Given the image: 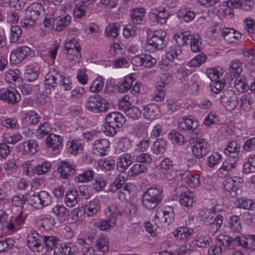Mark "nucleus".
<instances>
[{"label":"nucleus","mask_w":255,"mask_h":255,"mask_svg":"<svg viewBox=\"0 0 255 255\" xmlns=\"http://www.w3.org/2000/svg\"><path fill=\"white\" fill-rule=\"evenodd\" d=\"M45 87L50 91L51 89L59 87L64 91L70 90L72 88V82L70 80L65 78L62 72L53 70L47 73L45 76Z\"/></svg>","instance_id":"obj_1"},{"label":"nucleus","mask_w":255,"mask_h":255,"mask_svg":"<svg viewBox=\"0 0 255 255\" xmlns=\"http://www.w3.org/2000/svg\"><path fill=\"white\" fill-rule=\"evenodd\" d=\"M162 199V188L150 187L142 196V205L146 209H153L160 203Z\"/></svg>","instance_id":"obj_2"},{"label":"nucleus","mask_w":255,"mask_h":255,"mask_svg":"<svg viewBox=\"0 0 255 255\" xmlns=\"http://www.w3.org/2000/svg\"><path fill=\"white\" fill-rule=\"evenodd\" d=\"M106 124L104 126V132L107 135L113 136L116 133V128H119L126 122L125 117L120 113L112 112L106 117Z\"/></svg>","instance_id":"obj_3"},{"label":"nucleus","mask_w":255,"mask_h":255,"mask_svg":"<svg viewBox=\"0 0 255 255\" xmlns=\"http://www.w3.org/2000/svg\"><path fill=\"white\" fill-rule=\"evenodd\" d=\"M86 107L88 110L94 113L105 112L109 108V104L100 95H95L88 99Z\"/></svg>","instance_id":"obj_4"},{"label":"nucleus","mask_w":255,"mask_h":255,"mask_svg":"<svg viewBox=\"0 0 255 255\" xmlns=\"http://www.w3.org/2000/svg\"><path fill=\"white\" fill-rule=\"evenodd\" d=\"M220 103L229 111L235 109L239 104L238 98L232 90H225L220 95Z\"/></svg>","instance_id":"obj_5"},{"label":"nucleus","mask_w":255,"mask_h":255,"mask_svg":"<svg viewBox=\"0 0 255 255\" xmlns=\"http://www.w3.org/2000/svg\"><path fill=\"white\" fill-rule=\"evenodd\" d=\"M166 35L165 31L162 29L154 31L151 37L147 39V45L150 46L153 51L163 48L165 46L164 38Z\"/></svg>","instance_id":"obj_6"},{"label":"nucleus","mask_w":255,"mask_h":255,"mask_svg":"<svg viewBox=\"0 0 255 255\" xmlns=\"http://www.w3.org/2000/svg\"><path fill=\"white\" fill-rule=\"evenodd\" d=\"M210 148L209 144L205 139L197 136L192 151L197 158L200 159L208 153Z\"/></svg>","instance_id":"obj_7"},{"label":"nucleus","mask_w":255,"mask_h":255,"mask_svg":"<svg viewBox=\"0 0 255 255\" xmlns=\"http://www.w3.org/2000/svg\"><path fill=\"white\" fill-rule=\"evenodd\" d=\"M175 192L179 196V201L181 204L186 207L192 206L193 203V192L189 191L184 186H179L175 189Z\"/></svg>","instance_id":"obj_8"},{"label":"nucleus","mask_w":255,"mask_h":255,"mask_svg":"<svg viewBox=\"0 0 255 255\" xmlns=\"http://www.w3.org/2000/svg\"><path fill=\"white\" fill-rule=\"evenodd\" d=\"M39 14L40 12L33 5L27 8L24 17L21 20L22 26L26 28L33 26L38 19Z\"/></svg>","instance_id":"obj_9"},{"label":"nucleus","mask_w":255,"mask_h":255,"mask_svg":"<svg viewBox=\"0 0 255 255\" xmlns=\"http://www.w3.org/2000/svg\"><path fill=\"white\" fill-rule=\"evenodd\" d=\"M0 100L11 105L16 104L20 100V95L14 89L1 90Z\"/></svg>","instance_id":"obj_10"},{"label":"nucleus","mask_w":255,"mask_h":255,"mask_svg":"<svg viewBox=\"0 0 255 255\" xmlns=\"http://www.w3.org/2000/svg\"><path fill=\"white\" fill-rule=\"evenodd\" d=\"M237 165V160L235 159L227 158L225 160L222 166L217 171L218 176L221 178H225L230 175Z\"/></svg>","instance_id":"obj_11"},{"label":"nucleus","mask_w":255,"mask_h":255,"mask_svg":"<svg viewBox=\"0 0 255 255\" xmlns=\"http://www.w3.org/2000/svg\"><path fill=\"white\" fill-rule=\"evenodd\" d=\"M88 240L91 241V245L94 246L99 251L104 253L109 250L108 241L105 237L91 235L88 236Z\"/></svg>","instance_id":"obj_12"},{"label":"nucleus","mask_w":255,"mask_h":255,"mask_svg":"<svg viewBox=\"0 0 255 255\" xmlns=\"http://www.w3.org/2000/svg\"><path fill=\"white\" fill-rule=\"evenodd\" d=\"M222 36L228 44L236 43L241 38L242 34L238 31L229 28L219 29Z\"/></svg>","instance_id":"obj_13"},{"label":"nucleus","mask_w":255,"mask_h":255,"mask_svg":"<svg viewBox=\"0 0 255 255\" xmlns=\"http://www.w3.org/2000/svg\"><path fill=\"white\" fill-rule=\"evenodd\" d=\"M199 126L198 121L194 118L184 117L179 122L178 128L180 130L193 132Z\"/></svg>","instance_id":"obj_14"},{"label":"nucleus","mask_w":255,"mask_h":255,"mask_svg":"<svg viewBox=\"0 0 255 255\" xmlns=\"http://www.w3.org/2000/svg\"><path fill=\"white\" fill-rule=\"evenodd\" d=\"M30 53V49L26 46L17 48L10 55V59L14 63H20Z\"/></svg>","instance_id":"obj_15"},{"label":"nucleus","mask_w":255,"mask_h":255,"mask_svg":"<svg viewBox=\"0 0 255 255\" xmlns=\"http://www.w3.org/2000/svg\"><path fill=\"white\" fill-rule=\"evenodd\" d=\"M217 240L220 245L227 249L233 250L236 247L239 246V236L233 238L227 235L220 234Z\"/></svg>","instance_id":"obj_16"},{"label":"nucleus","mask_w":255,"mask_h":255,"mask_svg":"<svg viewBox=\"0 0 255 255\" xmlns=\"http://www.w3.org/2000/svg\"><path fill=\"white\" fill-rule=\"evenodd\" d=\"M38 147L36 141L29 140L19 144L17 147L18 152L22 154H34Z\"/></svg>","instance_id":"obj_17"},{"label":"nucleus","mask_w":255,"mask_h":255,"mask_svg":"<svg viewBox=\"0 0 255 255\" xmlns=\"http://www.w3.org/2000/svg\"><path fill=\"white\" fill-rule=\"evenodd\" d=\"M43 236L35 231H32L27 237V243L28 247L31 250H37L41 246Z\"/></svg>","instance_id":"obj_18"},{"label":"nucleus","mask_w":255,"mask_h":255,"mask_svg":"<svg viewBox=\"0 0 255 255\" xmlns=\"http://www.w3.org/2000/svg\"><path fill=\"white\" fill-rule=\"evenodd\" d=\"M51 213L60 222H63L67 220L69 216V211L63 205H57L53 207Z\"/></svg>","instance_id":"obj_19"},{"label":"nucleus","mask_w":255,"mask_h":255,"mask_svg":"<svg viewBox=\"0 0 255 255\" xmlns=\"http://www.w3.org/2000/svg\"><path fill=\"white\" fill-rule=\"evenodd\" d=\"M174 214L173 209L168 207V210H162L158 208L156 214L155 215V218L158 220L164 221L165 223L169 224L172 223L174 220Z\"/></svg>","instance_id":"obj_20"},{"label":"nucleus","mask_w":255,"mask_h":255,"mask_svg":"<svg viewBox=\"0 0 255 255\" xmlns=\"http://www.w3.org/2000/svg\"><path fill=\"white\" fill-rule=\"evenodd\" d=\"M77 252L76 245L72 243L61 244L59 248L54 251V255H71Z\"/></svg>","instance_id":"obj_21"},{"label":"nucleus","mask_w":255,"mask_h":255,"mask_svg":"<svg viewBox=\"0 0 255 255\" xmlns=\"http://www.w3.org/2000/svg\"><path fill=\"white\" fill-rule=\"evenodd\" d=\"M239 246L250 251H255V235H248L247 237L239 236Z\"/></svg>","instance_id":"obj_22"},{"label":"nucleus","mask_w":255,"mask_h":255,"mask_svg":"<svg viewBox=\"0 0 255 255\" xmlns=\"http://www.w3.org/2000/svg\"><path fill=\"white\" fill-rule=\"evenodd\" d=\"M77 244L81 248L83 255H96L95 250L90 246L91 241L86 238H78Z\"/></svg>","instance_id":"obj_23"},{"label":"nucleus","mask_w":255,"mask_h":255,"mask_svg":"<svg viewBox=\"0 0 255 255\" xmlns=\"http://www.w3.org/2000/svg\"><path fill=\"white\" fill-rule=\"evenodd\" d=\"M58 171L64 179L68 178L69 176L75 173V170L72 165L66 161H62L61 165L58 168Z\"/></svg>","instance_id":"obj_24"},{"label":"nucleus","mask_w":255,"mask_h":255,"mask_svg":"<svg viewBox=\"0 0 255 255\" xmlns=\"http://www.w3.org/2000/svg\"><path fill=\"white\" fill-rule=\"evenodd\" d=\"M151 13L154 15L156 21L161 24H165L169 17L168 12L165 8L153 9Z\"/></svg>","instance_id":"obj_25"},{"label":"nucleus","mask_w":255,"mask_h":255,"mask_svg":"<svg viewBox=\"0 0 255 255\" xmlns=\"http://www.w3.org/2000/svg\"><path fill=\"white\" fill-rule=\"evenodd\" d=\"M193 233V230L191 228H188L186 227H180L178 228L174 232L173 236L177 240H184L187 239Z\"/></svg>","instance_id":"obj_26"},{"label":"nucleus","mask_w":255,"mask_h":255,"mask_svg":"<svg viewBox=\"0 0 255 255\" xmlns=\"http://www.w3.org/2000/svg\"><path fill=\"white\" fill-rule=\"evenodd\" d=\"M224 187L226 191L232 193L231 196L234 197L236 195V191L239 188V183L235 179L229 178L224 182Z\"/></svg>","instance_id":"obj_27"},{"label":"nucleus","mask_w":255,"mask_h":255,"mask_svg":"<svg viewBox=\"0 0 255 255\" xmlns=\"http://www.w3.org/2000/svg\"><path fill=\"white\" fill-rule=\"evenodd\" d=\"M223 5L225 7L222 9V12L225 16L232 17L233 15V9L239 8V3L237 0H229L224 2Z\"/></svg>","instance_id":"obj_28"},{"label":"nucleus","mask_w":255,"mask_h":255,"mask_svg":"<svg viewBox=\"0 0 255 255\" xmlns=\"http://www.w3.org/2000/svg\"><path fill=\"white\" fill-rule=\"evenodd\" d=\"M62 138L58 135L50 134L46 139V145L53 149H58L61 145Z\"/></svg>","instance_id":"obj_29"},{"label":"nucleus","mask_w":255,"mask_h":255,"mask_svg":"<svg viewBox=\"0 0 255 255\" xmlns=\"http://www.w3.org/2000/svg\"><path fill=\"white\" fill-rule=\"evenodd\" d=\"M110 142L107 139H100L95 141L94 144V148L99 152L100 155H104L106 151L110 147Z\"/></svg>","instance_id":"obj_30"},{"label":"nucleus","mask_w":255,"mask_h":255,"mask_svg":"<svg viewBox=\"0 0 255 255\" xmlns=\"http://www.w3.org/2000/svg\"><path fill=\"white\" fill-rule=\"evenodd\" d=\"M58 239L53 236H44L42 241V248L47 252L52 251L56 245Z\"/></svg>","instance_id":"obj_31"},{"label":"nucleus","mask_w":255,"mask_h":255,"mask_svg":"<svg viewBox=\"0 0 255 255\" xmlns=\"http://www.w3.org/2000/svg\"><path fill=\"white\" fill-rule=\"evenodd\" d=\"M100 206L97 199H94L90 201L85 208V212L88 216L93 217L98 213Z\"/></svg>","instance_id":"obj_32"},{"label":"nucleus","mask_w":255,"mask_h":255,"mask_svg":"<svg viewBox=\"0 0 255 255\" xmlns=\"http://www.w3.org/2000/svg\"><path fill=\"white\" fill-rule=\"evenodd\" d=\"M78 194L76 190H72L67 192L65 197V202L67 206L71 207L78 203Z\"/></svg>","instance_id":"obj_33"},{"label":"nucleus","mask_w":255,"mask_h":255,"mask_svg":"<svg viewBox=\"0 0 255 255\" xmlns=\"http://www.w3.org/2000/svg\"><path fill=\"white\" fill-rule=\"evenodd\" d=\"M241 149V145L236 141L229 142L224 152L226 155L234 157L237 155Z\"/></svg>","instance_id":"obj_34"},{"label":"nucleus","mask_w":255,"mask_h":255,"mask_svg":"<svg viewBox=\"0 0 255 255\" xmlns=\"http://www.w3.org/2000/svg\"><path fill=\"white\" fill-rule=\"evenodd\" d=\"M190 36V32L187 31L175 34L174 38L176 46L181 48V46L187 44Z\"/></svg>","instance_id":"obj_35"},{"label":"nucleus","mask_w":255,"mask_h":255,"mask_svg":"<svg viewBox=\"0 0 255 255\" xmlns=\"http://www.w3.org/2000/svg\"><path fill=\"white\" fill-rule=\"evenodd\" d=\"M242 64L240 60L235 59L230 64V72L231 76L238 77L242 71Z\"/></svg>","instance_id":"obj_36"},{"label":"nucleus","mask_w":255,"mask_h":255,"mask_svg":"<svg viewBox=\"0 0 255 255\" xmlns=\"http://www.w3.org/2000/svg\"><path fill=\"white\" fill-rule=\"evenodd\" d=\"M80 49H75L69 50L67 52H64L67 54V59L72 64H75L79 63L81 60V53Z\"/></svg>","instance_id":"obj_37"},{"label":"nucleus","mask_w":255,"mask_h":255,"mask_svg":"<svg viewBox=\"0 0 255 255\" xmlns=\"http://www.w3.org/2000/svg\"><path fill=\"white\" fill-rule=\"evenodd\" d=\"M121 208L117 205H112L107 208L106 214L112 220L113 224H116V218L121 214Z\"/></svg>","instance_id":"obj_38"},{"label":"nucleus","mask_w":255,"mask_h":255,"mask_svg":"<svg viewBox=\"0 0 255 255\" xmlns=\"http://www.w3.org/2000/svg\"><path fill=\"white\" fill-rule=\"evenodd\" d=\"M51 131V128L47 123H43L40 125L36 131V136L38 139L43 138L48 136Z\"/></svg>","instance_id":"obj_39"},{"label":"nucleus","mask_w":255,"mask_h":255,"mask_svg":"<svg viewBox=\"0 0 255 255\" xmlns=\"http://www.w3.org/2000/svg\"><path fill=\"white\" fill-rule=\"evenodd\" d=\"M188 41L189 42L191 50L194 52H197L200 51L201 48L200 44L199 35L197 34H194L191 35L189 38Z\"/></svg>","instance_id":"obj_40"},{"label":"nucleus","mask_w":255,"mask_h":255,"mask_svg":"<svg viewBox=\"0 0 255 255\" xmlns=\"http://www.w3.org/2000/svg\"><path fill=\"white\" fill-rule=\"evenodd\" d=\"M130 158V156L129 154H125L120 157L117 163V168L120 171H123L128 168L131 163Z\"/></svg>","instance_id":"obj_41"},{"label":"nucleus","mask_w":255,"mask_h":255,"mask_svg":"<svg viewBox=\"0 0 255 255\" xmlns=\"http://www.w3.org/2000/svg\"><path fill=\"white\" fill-rule=\"evenodd\" d=\"M166 143L162 139H157L153 144L152 147L153 153L156 155L164 153L166 150Z\"/></svg>","instance_id":"obj_42"},{"label":"nucleus","mask_w":255,"mask_h":255,"mask_svg":"<svg viewBox=\"0 0 255 255\" xmlns=\"http://www.w3.org/2000/svg\"><path fill=\"white\" fill-rule=\"evenodd\" d=\"M145 15V11L143 8H138L132 10L131 14V18L134 24H137L142 20Z\"/></svg>","instance_id":"obj_43"},{"label":"nucleus","mask_w":255,"mask_h":255,"mask_svg":"<svg viewBox=\"0 0 255 255\" xmlns=\"http://www.w3.org/2000/svg\"><path fill=\"white\" fill-rule=\"evenodd\" d=\"M158 112V108L155 105H147L143 107V116L148 119L154 118Z\"/></svg>","instance_id":"obj_44"},{"label":"nucleus","mask_w":255,"mask_h":255,"mask_svg":"<svg viewBox=\"0 0 255 255\" xmlns=\"http://www.w3.org/2000/svg\"><path fill=\"white\" fill-rule=\"evenodd\" d=\"M133 82L132 76H128L119 83V88L120 92L125 93L128 91L131 87Z\"/></svg>","instance_id":"obj_45"},{"label":"nucleus","mask_w":255,"mask_h":255,"mask_svg":"<svg viewBox=\"0 0 255 255\" xmlns=\"http://www.w3.org/2000/svg\"><path fill=\"white\" fill-rule=\"evenodd\" d=\"M71 16L70 15L64 16L56 20V27H54L57 31H61L70 23Z\"/></svg>","instance_id":"obj_46"},{"label":"nucleus","mask_w":255,"mask_h":255,"mask_svg":"<svg viewBox=\"0 0 255 255\" xmlns=\"http://www.w3.org/2000/svg\"><path fill=\"white\" fill-rule=\"evenodd\" d=\"M28 196L27 193L14 195L11 199L12 205L18 207H23L26 201H27Z\"/></svg>","instance_id":"obj_47"},{"label":"nucleus","mask_w":255,"mask_h":255,"mask_svg":"<svg viewBox=\"0 0 255 255\" xmlns=\"http://www.w3.org/2000/svg\"><path fill=\"white\" fill-rule=\"evenodd\" d=\"M119 25L117 23H110L105 29V35L106 37H112L116 38L119 34Z\"/></svg>","instance_id":"obj_48"},{"label":"nucleus","mask_w":255,"mask_h":255,"mask_svg":"<svg viewBox=\"0 0 255 255\" xmlns=\"http://www.w3.org/2000/svg\"><path fill=\"white\" fill-rule=\"evenodd\" d=\"M196 244L200 248H206L209 246L211 239L207 235L198 234L195 239Z\"/></svg>","instance_id":"obj_49"},{"label":"nucleus","mask_w":255,"mask_h":255,"mask_svg":"<svg viewBox=\"0 0 255 255\" xmlns=\"http://www.w3.org/2000/svg\"><path fill=\"white\" fill-rule=\"evenodd\" d=\"M104 85V78L102 76L98 77L94 80L90 87L92 92L96 93L101 90Z\"/></svg>","instance_id":"obj_50"},{"label":"nucleus","mask_w":255,"mask_h":255,"mask_svg":"<svg viewBox=\"0 0 255 255\" xmlns=\"http://www.w3.org/2000/svg\"><path fill=\"white\" fill-rule=\"evenodd\" d=\"M24 119L27 123L30 125H35L39 122L40 117L35 112L31 111L25 114Z\"/></svg>","instance_id":"obj_51"},{"label":"nucleus","mask_w":255,"mask_h":255,"mask_svg":"<svg viewBox=\"0 0 255 255\" xmlns=\"http://www.w3.org/2000/svg\"><path fill=\"white\" fill-rule=\"evenodd\" d=\"M131 175L135 176L138 174L144 173L147 171V167L142 163L134 164L130 169Z\"/></svg>","instance_id":"obj_52"},{"label":"nucleus","mask_w":255,"mask_h":255,"mask_svg":"<svg viewBox=\"0 0 255 255\" xmlns=\"http://www.w3.org/2000/svg\"><path fill=\"white\" fill-rule=\"evenodd\" d=\"M19 71L17 69L9 70L5 74V79L8 83L15 82L19 78Z\"/></svg>","instance_id":"obj_53"},{"label":"nucleus","mask_w":255,"mask_h":255,"mask_svg":"<svg viewBox=\"0 0 255 255\" xmlns=\"http://www.w3.org/2000/svg\"><path fill=\"white\" fill-rule=\"evenodd\" d=\"M222 155L218 152H214L207 158V164L210 168L214 167L221 161Z\"/></svg>","instance_id":"obj_54"},{"label":"nucleus","mask_w":255,"mask_h":255,"mask_svg":"<svg viewBox=\"0 0 255 255\" xmlns=\"http://www.w3.org/2000/svg\"><path fill=\"white\" fill-rule=\"evenodd\" d=\"M40 203L41 204V208L45 206L48 205L52 201L51 195L45 191H41L38 192Z\"/></svg>","instance_id":"obj_55"},{"label":"nucleus","mask_w":255,"mask_h":255,"mask_svg":"<svg viewBox=\"0 0 255 255\" xmlns=\"http://www.w3.org/2000/svg\"><path fill=\"white\" fill-rule=\"evenodd\" d=\"M21 32L22 30L18 26H12L10 28V42L11 43L16 42L20 36Z\"/></svg>","instance_id":"obj_56"},{"label":"nucleus","mask_w":255,"mask_h":255,"mask_svg":"<svg viewBox=\"0 0 255 255\" xmlns=\"http://www.w3.org/2000/svg\"><path fill=\"white\" fill-rule=\"evenodd\" d=\"M67 146L68 151L74 155L76 154L79 150H82L83 148V146L81 143L74 140L69 141L67 143Z\"/></svg>","instance_id":"obj_57"},{"label":"nucleus","mask_w":255,"mask_h":255,"mask_svg":"<svg viewBox=\"0 0 255 255\" xmlns=\"http://www.w3.org/2000/svg\"><path fill=\"white\" fill-rule=\"evenodd\" d=\"M65 52L75 49H80V44L75 38L67 39L65 43Z\"/></svg>","instance_id":"obj_58"},{"label":"nucleus","mask_w":255,"mask_h":255,"mask_svg":"<svg viewBox=\"0 0 255 255\" xmlns=\"http://www.w3.org/2000/svg\"><path fill=\"white\" fill-rule=\"evenodd\" d=\"M137 212L136 207L133 205L126 206L121 209V216H126L127 217H130L134 216Z\"/></svg>","instance_id":"obj_59"},{"label":"nucleus","mask_w":255,"mask_h":255,"mask_svg":"<svg viewBox=\"0 0 255 255\" xmlns=\"http://www.w3.org/2000/svg\"><path fill=\"white\" fill-rule=\"evenodd\" d=\"M240 218L237 216H232L230 218V228L233 232H239L241 229Z\"/></svg>","instance_id":"obj_60"},{"label":"nucleus","mask_w":255,"mask_h":255,"mask_svg":"<svg viewBox=\"0 0 255 255\" xmlns=\"http://www.w3.org/2000/svg\"><path fill=\"white\" fill-rule=\"evenodd\" d=\"M215 209L213 208L210 209H206L204 211V213L201 215L204 222L208 224H211L213 221V218L216 215L214 211Z\"/></svg>","instance_id":"obj_61"},{"label":"nucleus","mask_w":255,"mask_h":255,"mask_svg":"<svg viewBox=\"0 0 255 255\" xmlns=\"http://www.w3.org/2000/svg\"><path fill=\"white\" fill-rule=\"evenodd\" d=\"M94 175V172L93 171L89 170L79 174L77 176V179L79 182H86L92 180Z\"/></svg>","instance_id":"obj_62"},{"label":"nucleus","mask_w":255,"mask_h":255,"mask_svg":"<svg viewBox=\"0 0 255 255\" xmlns=\"http://www.w3.org/2000/svg\"><path fill=\"white\" fill-rule=\"evenodd\" d=\"M138 32V30L136 26L128 25L123 30V35L126 38H128L130 36H134L136 35Z\"/></svg>","instance_id":"obj_63"},{"label":"nucleus","mask_w":255,"mask_h":255,"mask_svg":"<svg viewBox=\"0 0 255 255\" xmlns=\"http://www.w3.org/2000/svg\"><path fill=\"white\" fill-rule=\"evenodd\" d=\"M99 164L101 169L108 171L115 168V162L113 159H104L101 160Z\"/></svg>","instance_id":"obj_64"}]
</instances>
